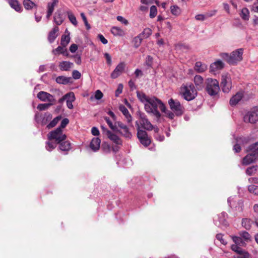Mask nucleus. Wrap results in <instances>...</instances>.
<instances>
[{"mask_svg":"<svg viewBox=\"0 0 258 258\" xmlns=\"http://www.w3.org/2000/svg\"><path fill=\"white\" fill-rule=\"evenodd\" d=\"M137 95L139 100L144 103L146 112L152 114L157 118L161 117V113L158 108H159L162 112L165 111L166 106L160 100L156 97H150L145 93L139 91L137 92Z\"/></svg>","mask_w":258,"mask_h":258,"instance_id":"obj_1","label":"nucleus"},{"mask_svg":"<svg viewBox=\"0 0 258 258\" xmlns=\"http://www.w3.org/2000/svg\"><path fill=\"white\" fill-rule=\"evenodd\" d=\"M243 51V48H238L232 51L230 54L227 53H222L220 54V56L229 64L235 65L242 60Z\"/></svg>","mask_w":258,"mask_h":258,"instance_id":"obj_2","label":"nucleus"},{"mask_svg":"<svg viewBox=\"0 0 258 258\" xmlns=\"http://www.w3.org/2000/svg\"><path fill=\"white\" fill-rule=\"evenodd\" d=\"M180 89L183 97L187 101L193 100L197 95V90L191 83L183 85Z\"/></svg>","mask_w":258,"mask_h":258,"instance_id":"obj_3","label":"nucleus"},{"mask_svg":"<svg viewBox=\"0 0 258 258\" xmlns=\"http://www.w3.org/2000/svg\"><path fill=\"white\" fill-rule=\"evenodd\" d=\"M206 90L210 96L217 95L220 90L218 81L216 79L208 78L206 80Z\"/></svg>","mask_w":258,"mask_h":258,"instance_id":"obj_4","label":"nucleus"},{"mask_svg":"<svg viewBox=\"0 0 258 258\" xmlns=\"http://www.w3.org/2000/svg\"><path fill=\"white\" fill-rule=\"evenodd\" d=\"M49 140H54L55 142L59 144L66 140L67 136L62 132L60 127H57L54 131L50 132L48 135Z\"/></svg>","mask_w":258,"mask_h":258,"instance_id":"obj_5","label":"nucleus"},{"mask_svg":"<svg viewBox=\"0 0 258 258\" xmlns=\"http://www.w3.org/2000/svg\"><path fill=\"white\" fill-rule=\"evenodd\" d=\"M116 130L113 132L118 133L122 136L127 139H130L132 137V134L130 131L128 127L120 121H116Z\"/></svg>","mask_w":258,"mask_h":258,"instance_id":"obj_6","label":"nucleus"},{"mask_svg":"<svg viewBox=\"0 0 258 258\" xmlns=\"http://www.w3.org/2000/svg\"><path fill=\"white\" fill-rule=\"evenodd\" d=\"M137 127V137L141 143L145 146H148L151 143V140L148 137L147 132L140 128L138 121L136 122Z\"/></svg>","mask_w":258,"mask_h":258,"instance_id":"obj_7","label":"nucleus"},{"mask_svg":"<svg viewBox=\"0 0 258 258\" xmlns=\"http://www.w3.org/2000/svg\"><path fill=\"white\" fill-rule=\"evenodd\" d=\"M245 122L254 123L258 121V107H254L248 111L243 117Z\"/></svg>","mask_w":258,"mask_h":258,"instance_id":"obj_8","label":"nucleus"},{"mask_svg":"<svg viewBox=\"0 0 258 258\" xmlns=\"http://www.w3.org/2000/svg\"><path fill=\"white\" fill-rule=\"evenodd\" d=\"M168 103L171 110L177 116H180L183 113V108L177 100H174L172 98L169 100Z\"/></svg>","mask_w":258,"mask_h":258,"instance_id":"obj_9","label":"nucleus"},{"mask_svg":"<svg viewBox=\"0 0 258 258\" xmlns=\"http://www.w3.org/2000/svg\"><path fill=\"white\" fill-rule=\"evenodd\" d=\"M140 120H138L139 125L141 127L148 131H151L153 128V126L148 120L147 116L144 113H139Z\"/></svg>","mask_w":258,"mask_h":258,"instance_id":"obj_10","label":"nucleus"},{"mask_svg":"<svg viewBox=\"0 0 258 258\" xmlns=\"http://www.w3.org/2000/svg\"><path fill=\"white\" fill-rule=\"evenodd\" d=\"M221 86L224 93H228L232 88L231 78L228 76H222Z\"/></svg>","mask_w":258,"mask_h":258,"instance_id":"obj_11","label":"nucleus"},{"mask_svg":"<svg viewBox=\"0 0 258 258\" xmlns=\"http://www.w3.org/2000/svg\"><path fill=\"white\" fill-rule=\"evenodd\" d=\"M37 96L42 101H48L49 103H54L55 102V99L54 96L46 92L40 91L37 94Z\"/></svg>","mask_w":258,"mask_h":258,"instance_id":"obj_12","label":"nucleus"},{"mask_svg":"<svg viewBox=\"0 0 258 258\" xmlns=\"http://www.w3.org/2000/svg\"><path fill=\"white\" fill-rule=\"evenodd\" d=\"M125 64L123 62H120L115 68L110 75L112 79H116L119 77L124 71Z\"/></svg>","mask_w":258,"mask_h":258,"instance_id":"obj_13","label":"nucleus"},{"mask_svg":"<svg viewBox=\"0 0 258 258\" xmlns=\"http://www.w3.org/2000/svg\"><path fill=\"white\" fill-rule=\"evenodd\" d=\"M248 154L243 158L242 164L248 165L256 161L258 156L251 152H247Z\"/></svg>","mask_w":258,"mask_h":258,"instance_id":"obj_14","label":"nucleus"},{"mask_svg":"<svg viewBox=\"0 0 258 258\" xmlns=\"http://www.w3.org/2000/svg\"><path fill=\"white\" fill-rule=\"evenodd\" d=\"M244 92L243 91L237 92L230 98L229 101L230 105L232 106H235L242 100Z\"/></svg>","mask_w":258,"mask_h":258,"instance_id":"obj_15","label":"nucleus"},{"mask_svg":"<svg viewBox=\"0 0 258 258\" xmlns=\"http://www.w3.org/2000/svg\"><path fill=\"white\" fill-rule=\"evenodd\" d=\"M224 67V63L220 60H218L210 65V69L212 72H215L222 69Z\"/></svg>","mask_w":258,"mask_h":258,"instance_id":"obj_16","label":"nucleus"},{"mask_svg":"<svg viewBox=\"0 0 258 258\" xmlns=\"http://www.w3.org/2000/svg\"><path fill=\"white\" fill-rule=\"evenodd\" d=\"M65 19L61 10H57L54 15V22L57 25H60L62 24Z\"/></svg>","mask_w":258,"mask_h":258,"instance_id":"obj_17","label":"nucleus"},{"mask_svg":"<svg viewBox=\"0 0 258 258\" xmlns=\"http://www.w3.org/2000/svg\"><path fill=\"white\" fill-rule=\"evenodd\" d=\"M119 109L124 115L126 119L127 122L128 124L131 123L132 121V117L131 114H130L127 109L123 105H120L119 106Z\"/></svg>","mask_w":258,"mask_h":258,"instance_id":"obj_18","label":"nucleus"},{"mask_svg":"<svg viewBox=\"0 0 258 258\" xmlns=\"http://www.w3.org/2000/svg\"><path fill=\"white\" fill-rule=\"evenodd\" d=\"M194 83L197 89L201 90L204 88V80L200 75H196L194 77Z\"/></svg>","mask_w":258,"mask_h":258,"instance_id":"obj_19","label":"nucleus"},{"mask_svg":"<svg viewBox=\"0 0 258 258\" xmlns=\"http://www.w3.org/2000/svg\"><path fill=\"white\" fill-rule=\"evenodd\" d=\"M59 31L58 27H54L53 29L49 33L48 36V40L50 43H52L56 38L58 34L57 33Z\"/></svg>","mask_w":258,"mask_h":258,"instance_id":"obj_20","label":"nucleus"},{"mask_svg":"<svg viewBox=\"0 0 258 258\" xmlns=\"http://www.w3.org/2000/svg\"><path fill=\"white\" fill-rule=\"evenodd\" d=\"M100 140L98 138H93L90 144L91 149L94 152L98 150L100 148Z\"/></svg>","mask_w":258,"mask_h":258,"instance_id":"obj_21","label":"nucleus"},{"mask_svg":"<svg viewBox=\"0 0 258 258\" xmlns=\"http://www.w3.org/2000/svg\"><path fill=\"white\" fill-rule=\"evenodd\" d=\"M107 138L117 145H121L122 142L121 139L116 134L110 132L107 136Z\"/></svg>","mask_w":258,"mask_h":258,"instance_id":"obj_22","label":"nucleus"},{"mask_svg":"<svg viewBox=\"0 0 258 258\" xmlns=\"http://www.w3.org/2000/svg\"><path fill=\"white\" fill-rule=\"evenodd\" d=\"M8 2L11 7L14 9L16 12H22V7L18 0H8Z\"/></svg>","mask_w":258,"mask_h":258,"instance_id":"obj_23","label":"nucleus"},{"mask_svg":"<svg viewBox=\"0 0 258 258\" xmlns=\"http://www.w3.org/2000/svg\"><path fill=\"white\" fill-rule=\"evenodd\" d=\"M245 151L246 152H251L258 156V141L248 146Z\"/></svg>","mask_w":258,"mask_h":258,"instance_id":"obj_24","label":"nucleus"},{"mask_svg":"<svg viewBox=\"0 0 258 258\" xmlns=\"http://www.w3.org/2000/svg\"><path fill=\"white\" fill-rule=\"evenodd\" d=\"M194 69L198 73H201L207 69V66L201 61H197L195 63Z\"/></svg>","mask_w":258,"mask_h":258,"instance_id":"obj_25","label":"nucleus"},{"mask_svg":"<svg viewBox=\"0 0 258 258\" xmlns=\"http://www.w3.org/2000/svg\"><path fill=\"white\" fill-rule=\"evenodd\" d=\"M73 63L68 61H62L59 63L60 70L63 71H68L72 68Z\"/></svg>","mask_w":258,"mask_h":258,"instance_id":"obj_26","label":"nucleus"},{"mask_svg":"<svg viewBox=\"0 0 258 258\" xmlns=\"http://www.w3.org/2000/svg\"><path fill=\"white\" fill-rule=\"evenodd\" d=\"M219 224L223 225L224 226H227L228 223L227 222V218L228 215L226 212H223L218 216Z\"/></svg>","mask_w":258,"mask_h":258,"instance_id":"obj_27","label":"nucleus"},{"mask_svg":"<svg viewBox=\"0 0 258 258\" xmlns=\"http://www.w3.org/2000/svg\"><path fill=\"white\" fill-rule=\"evenodd\" d=\"M231 238L235 244L240 246H245L246 243L240 236H231Z\"/></svg>","mask_w":258,"mask_h":258,"instance_id":"obj_28","label":"nucleus"},{"mask_svg":"<svg viewBox=\"0 0 258 258\" xmlns=\"http://www.w3.org/2000/svg\"><path fill=\"white\" fill-rule=\"evenodd\" d=\"M111 32L114 36H122L125 34L124 31L122 29L118 27H113L111 28Z\"/></svg>","mask_w":258,"mask_h":258,"instance_id":"obj_29","label":"nucleus"},{"mask_svg":"<svg viewBox=\"0 0 258 258\" xmlns=\"http://www.w3.org/2000/svg\"><path fill=\"white\" fill-rule=\"evenodd\" d=\"M23 4L25 9L27 10H30L34 7H37V5L30 0H23Z\"/></svg>","mask_w":258,"mask_h":258,"instance_id":"obj_30","label":"nucleus"},{"mask_svg":"<svg viewBox=\"0 0 258 258\" xmlns=\"http://www.w3.org/2000/svg\"><path fill=\"white\" fill-rule=\"evenodd\" d=\"M59 144V148L62 151H68L71 149V143L68 141L61 142Z\"/></svg>","mask_w":258,"mask_h":258,"instance_id":"obj_31","label":"nucleus"},{"mask_svg":"<svg viewBox=\"0 0 258 258\" xmlns=\"http://www.w3.org/2000/svg\"><path fill=\"white\" fill-rule=\"evenodd\" d=\"M57 144H58V143L55 142H53V140H49L46 143L45 148L47 151H51L55 148Z\"/></svg>","mask_w":258,"mask_h":258,"instance_id":"obj_32","label":"nucleus"},{"mask_svg":"<svg viewBox=\"0 0 258 258\" xmlns=\"http://www.w3.org/2000/svg\"><path fill=\"white\" fill-rule=\"evenodd\" d=\"M71 78H67L64 76H58L56 78V82L58 84H67L70 82Z\"/></svg>","mask_w":258,"mask_h":258,"instance_id":"obj_33","label":"nucleus"},{"mask_svg":"<svg viewBox=\"0 0 258 258\" xmlns=\"http://www.w3.org/2000/svg\"><path fill=\"white\" fill-rule=\"evenodd\" d=\"M70 41V37L69 36V33L68 35H63L61 36L60 44L61 45L63 46V47H66Z\"/></svg>","mask_w":258,"mask_h":258,"instance_id":"obj_34","label":"nucleus"},{"mask_svg":"<svg viewBox=\"0 0 258 258\" xmlns=\"http://www.w3.org/2000/svg\"><path fill=\"white\" fill-rule=\"evenodd\" d=\"M67 52V49L66 47H63V46H58L56 49H53L52 50V53L54 55L59 54H64L65 53Z\"/></svg>","mask_w":258,"mask_h":258,"instance_id":"obj_35","label":"nucleus"},{"mask_svg":"<svg viewBox=\"0 0 258 258\" xmlns=\"http://www.w3.org/2000/svg\"><path fill=\"white\" fill-rule=\"evenodd\" d=\"M252 221L247 218H244L242 220V226L246 229L248 230L251 226Z\"/></svg>","mask_w":258,"mask_h":258,"instance_id":"obj_36","label":"nucleus"},{"mask_svg":"<svg viewBox=\"0 0 258 258\" xmlns=\"http://www.w3.org/2000/svg\"><path fill=\"white\" fill-rule=\"evenodd\" d=\"M257 170V166L253 165L248 167L245 171V173L247 175L251 176L253 175L256 172Z\"/></svg>","mask_w":258,"mask_h":258,"instance_id":"obj_37","label":"nucleus"},{"mask_svg":"<svg viewBox=\"0 0 258 258\" xmlns=\"http://www.w3.org/2000/svg\"><path fill=\"white\" fill-rule=\"evenodd\" d=\"M240 17L244 20H248L249 18V12L248 9L244 8L242 9Z\"/></svg>","mask_w":258,"mask_h":258,"instance_id":"obj_38","label":"nucleus"},{"mask_svg":"<svg viewBox=\"0 0 258 258\" xmlns=\"http://www.w3.org/2000/svg\"><path fill=\"white\" fill-rule=\"evenodd\" d=\"M68 14V18L70 22L75 26H77L78 22L76 20V17L73 14V13L71 11H68L67 12Z\"/></svg>","mask_w":258,"mask_h":258,"instance_id":"obj_39","label":"nucleus"},{"mask_svg":"<svg viewBox=\"0 0 258 258\" xmlns=\"http://www.w3.org/2000/svg\"><path fill=\"white\" fill-rule=\"evenodd\" d=\"M246 138H240L239 139H236L237 143L235 144L233 146V150L236 153H238L241 151V147L238 143L244 142L246 140Z\"/></svg>","mask_w":258,"mask_h":258,"instance_id":"obj_40","label":"nucleus"},{"mask_svg":"<svg viewBox=\"0 0 258 258\" xmlns=\"http://www.w3.org/2000/svg\"><path fill=\"white\" fill-rule=\"evenodd\" d=\"M152 33V30L149 28H146L144 29L142 33L140 34L141 36L143 38H148Z\"/></svg>","mask_w":258,"mask_h":258,"instance_id":"obj_41","label":"nucleus"},{"mask_svg":"<svg viewBox=\"0 0 258 258\" xmlns=\"http://www.w3.org/2000/svg\"><path fill=\"white\" fill-rule=\"evenodd\" d=\"M170 10L171 13L176 16H177L179 15L181 13V10L180 8L176 6V5H173L171 6L170 7Z\"/></svg>","mask_w":258,"mask_h":258,"instance_id":"obj_42","label":"nucleus"},{"mask_svg":"<svg viewBox=\"0 0 258 258\" xmlns=\"http://www.w3.org/2000/svg\"><path fill=\"white\" fill-rule=\"evenodd\" d=\"M61 116H58L55 117L47 125V127L49 129L55 126L58 122L60 120Z\"/></svg>","mask_w":258,"mask_h":258,"instance_id":"obj_43","label":"nucleus"},{"mask_svg":"<svg viewBox=\"0 0 258 258\" xmlns=\"http://www.w3.org/2000/svg\"><path fill=\"white\" fill-rule=\"evenodd\" d=\"M143 38L139 34L138 36L135 37L133 41L134 46L137 48L142 43Z\"/></svg>","mask_w":258,"mask_h":258,"instance_id":"obj_44","label":"nucleus"},{"mask_svg":"<svg viewBox=\"0 0 258 258\" xmlns=\"http://www.w3.org/2000/svg\"><path fill=\"white\" fill-rule=\"evenodd\" d=\"M239 236L241 237L242 239H243L244 241H248L250 240L251 236L250 234L246 231H241L239 233Z\"/></svg>","mask_w":258,"mask_h":258,"instance_id":"obj_45","label":"nucleus"},{"mask_svg":"<svg viewBox=\"0 0 258 258\" xmlns=\"http://www.w3.org/2000/svg\"><path fill=\"white\" fill-rule=\"evenodd\" d=\"M52 118V116L50 113L48 112L45 113L41 121L42 124L43 125L47 123V122L51 120Z\"/></svg>","mask_w":258,"mask_h":258,"instance_id":"obj_46","label":"nucleus"},{"mask_svg":"<svg viewBox=\"0 0 258 258\" xmlns=\"http://www.w3.org/2000/svg\"><path fill=\"white\" fill-rule=\"evenodd\" d=\"M248 190L250 192L258 196V186L257 185L251 184L248 186Z\"/></svg>","mask_w":258,"mask_h":258,"instance_id":"obj_47","label":"nucleus"},{"mask_svg":"<svg viewBox=\"0 0 258 258\" xmlns=\"http://www.w3.org/2000/svg\"><path fill=\"white\" fill-rule=\"evenodd\" d=\"M104 119L105 120L109 127L112 130V131H114V130L117 129L116 127V121H115V122L113 123L108 117H105Z\"/></svg>","mask_w":258,"mask_h":258,"instance_id":"obj_48","label":"nucleus"},{"mask_svg":"<svg viewBox=\"0 0 258 258\" xmlns=\"http://www.w3.org/2000/svg\"><path fill=\"white\" fill-rule=\"evenodd\" d=\"M54 104L53 103H49L45 104H39L37 106V109L40 111L45 110L47 109L49 106Z\"/></svg>","mask_w":258,"mask_h":258,"instance_id":"obj_49","label":"nucleus"},{"mask_svg":"<svg viewBox=\"0 0 258 258\" xmlns=\"http://www.w3.org/2000/svg\"><path fill=\"white\" fill-rule=\"evenodd\" d=\"M157 14V9L155 6H152L150 9V17L154 18L156 17Z\"/></svg>","mask_w":258,"mask_h":258,"instance_id":"obj_50","label":"nucleus"},{"mask_svg":"<svg viewBox=\"0 0 258 258\" xmlns=\"http://www.w3.org/2000/svg\"><path fill=\"white\" fill-rule=\"evenodd\" d=\"M58 0H52V2L48 3L47 5V10L51 11H54L55 6L58 4Z\"/></svg>","mask_w":258,"mask_h":258,"instance_id":"obj_51","label":"nucleus"},{"mask_svg":"<svg viewBox=\"0 0 258 258\" xmlns=\"http://www.w3.org/2000/svg\"><path fill=\"white\" fill-rule=\"evenodd\" d=\"M103 94L102 93V92L99 90H97L95 92L94 98L96 100H100L103 97ZM93 99V97L91 96L90 97V99L92 100Z\"/></svg>","mask_w":258,"mask_h":258,"instance_id":"obj_52","label":"nucleus"},{"mask_svg":"<svg viewBox=\"0 0 258 258\" xmlns=\"http://www.w3.org/2000/svg\"><path fill=\"white\" fill-rule=\"evenodd\" d=\"M80 15H81V18H82V20H83V22L84 23V24H85V26L86 27V29L87 30H89L91 27H90V25L89 24V23H88V22L87 21V18H86L84 13H81Z\"/></svg>","mask_w":258,"mask_h":258,"instance_id":"obj_53","label":"nucleus"},{"mask_svg":"<svg viewBox=\"0 0 258 258\" xmlns=\"http://www.w3.org/2000/svg\"><path fill=\"white\" fill-rule=\"evenodd\" d=\"M67 101H74L75 100V96L73 92H70L66 94Z\"/></svg>","mask_w":258,"mask_h":258,"instance_id":"obj_54","label":"nucleus"},{"mask_svg":"<svg viewBox=\"0 0 258 258\" xmlns=\"http://www.w3.org/2000/svg\"><path fill=\"white\" fill-rule=\"evenodd\" d=\"M223 234H222L221 233H219L216 235V237L218 240H219L221 242V243H222L224 245H226L227 244V242L223 238Z\"/></svg>","mask_w":258,"mask_h":258,"instance_id":"obj_55","label":"nucleus"},{"mask_svg":"<svg viewBox=\"0 0 258 258\" xmlns=\"http://www.w3.org/2000/svg\"><path fill=\"white\" fill-rule=\"evenodd\" d=\"M123 90V85L121 84H119L118 85L117 88L115 91V95L117 97L118 95L121 94Z\"/></svg>","mask_w":258,"mask_h":258,"instance_id":"obj_56","label":"nucleus"},{"mask_svg":"<svg viewBox=\"0 0 258 258\" xmlns=\"http://www.w3.org/2000/svg\"><path fill=\"white\" fill-rule=\"evenodd\" d=\"M251 11L254 13H258V2L254 3L250 8Z\"/></svg>","mask_w":258,"mask_h":258,"instance_id":"obj_57","label":"nucleus"},{"mask_svg":"<svg viewBox=\"0 0 258 258\" xmlns=\"http://www.w3.org/2000/svg\"><path fill=\"white\" fill-rule=\"evenodd\" d=\"M69 120L68 118H65L63 119L61 121L60 125L59 127H60L61 129L64 128L67 126V125L69 123Z\"/></svg>","mask_w":258,"mask_h":258,"instance_id":"obj_58","label":"nucleus"},{"mask_svg":"<svg viewBox=\"0 0 258 258\" xmlns=\"http://www.w3.org/2000/svg\"><path fill=\"white\" fill-rule=\"evenodd\" d=\"M250 255L248 252L245 250L240 254L239 256H237V257H235V258H249Z\"/></svg>","mask_w":258,"mask_h":258,"instance_id":"obj_59","label":"nucleus"},{"mask_svg":"<svg viewBox=\"0 0 258 258\" xmlns=\"http://www.w3.org/2000/svg\"><path fill=\"white\" fill-rule=\"evenodd\" d=\"M72 76L74 79H79L80 78L81 75L79 71L75 70L73 72Z\"/></svg>","mask_w":258,"mask_h":258,"instance_id":"obj_60","label":"nucleus"},{"mask_svg":"<svg viewBox=\"0 0 258 258\" xmlns=\"http://www.w3.org/2000/svg\"><path fill=\"white\" fill-rule=\"evenodd\" d=\"M164 112L166 113V116L170 119H172L174 117L175 113L170 110H166V108L165 109V111Z\"/></svg>","mask_w":258,"mask_h":258,"instance_id":"obj_61","label":"nucleus"},{"mask_svg":"<svg viewBox=\"0 0 258 258\" xmlns=\"http://www.w3.org/2000/svg\"><path fill=\"white\" fill-rule=\"evenodd\" d=\"M117 20L121 22L122 24L126 25L128 24V21L127 20H126L125 18H124L123 17L118 16L116 18Z\"/></svg>","mask_w":258,"mask_h":258,"instance_id":"obj_62","label":"nucleus"},{"mask_svg":"<svg viewBox=\"0 0 258 258\" xmlns=\"http://www.w3.org/2000/svg\"><path fill=\"white\" fill-rule=\"evenodd\" d=\"M152 61H153V58L149 55L147 56V57H146V64L148 67H151L152 65Z\"/></svg>","mask_w":258,"mask_h":258,"instance_id":"obj_63","label":"nucleus"},{"mask_svg":"<svg viewBox=\"0 0 258 258\" xmlns=\"http://www.w3.org/2000/svg\"><path fill=\"white\" fill-rule=\"evenodd\" d=\"M104 57H105V58L106 59L107 63L108 64H109V65H111V62H112L111 57L110 55L109 54V53H105L104 54Z\"/></svg>","mask_w":258,"mask_h":258,"instance_id":"obj_64","label":"nucleus"}]
</instances>
